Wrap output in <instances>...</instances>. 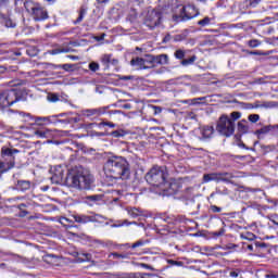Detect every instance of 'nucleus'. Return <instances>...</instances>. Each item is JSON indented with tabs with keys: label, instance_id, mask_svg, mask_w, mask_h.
<instances>
[{
	"label": "nucleus",
	"instance_id": "nucleus-1",
	"mask_svg": "<svg viewBox=\"0 0 278 278\" xmlns=\"http://www.w3.org/2000/svg\"><path fill=\"white\" fill-rule=\"evenodd\" d=\"M104 175L111 179L126 180L130 177L129 162L123 156H111L106 160L104 167Z\"/></svg>",
	"mask_w": 278,
	"mask_h": 278
},
{
	"label": "nucleus",
	"instance_id": "nucleus-2",
	"mask_svg": "<svg viewBox=\"0 0 278 278\" xmlns=\"http://www.w3.org/2000/svg\"><path fill=\"white\" fill-rule=\"evenodd\" d=\"M92 184H94V177L84 167L74 169L65 177V185L77 190H90Z\"/></svg>",
	"mask_w": 278,
	"mask_h": 278
},
{
	"label": "nucleus",
	"instance_id": "nucleus-3",
	"mask_svg": "<svg viewBox=\"0 0 278 278\" xmlns=\"http://www.w3.org/2000/svg\"><path fill=\"white\" fill-rule=\"evenodd\" d=\"M23 5L27 14H29L34 21H47V18H49L47 9H45L40 2L34 0H25Z\"/></svg>",
	"mask_w": 278,
	"mask_h": 278
},
{
	"label": "nucleus",
	"instance_id": "nucleus-4",
	"mask_svg": "<svg viewBox=\"0 0 278 278\" xmlns=\"http://www.w3.org/2000/svg\"><path fill=\"white\" fill-rule=\"evenodd\" d=\"M146 181L150 186L160 188L166 181V172L164 167L154 166L146 174Z\"/></svg>",
	"mask_w": 278,
	"mask_h": 278
},
{
	"label": "nucleus",
	"instance_id": "nucleus-5",
	"mask_svg": "<svg viewBox=\"0 0 278 278\" xmlns=\"http://www.w3.org/2000/svg\"><path fill=\"white\" fill-rule=\"evenodd\" d=\"M195 16H199V11L194 5L192 4H178L175 10V15L173 18L177 20L180 18V21H190L191 18H194Z\"/></svg>",
	"mask_w": 278,
	"mask_h": 278
},
{
	"label": "nucleus",
	"instance_id": "nucleus-6",
	"mask_svg": "<svg viewBox=\"0 0 278 278\" xmlns=\"http://www.w3.org/2000/svg\"><path fill=\"white\" fill-rule=\"evenodd\" d=\"M216 129L220 136L229 138V136H233V131H236V122L227 115H222L217 122Z\"/></svg>",
	"mask_w": 278,
	"mask_h": 278
},
{
	"label": "nucleus",
	"instance_id": "nucleus-7",
	"mask_svg": "<svg viewBox=\"0 0 278 278\" xmlns=\"http://www.w3.org/2000/svg\"><path fill=\"white\" fill-rule=\"evenodd\" d=\"M16 153H21V151H18L17 149H12V148H8V147H3L1 149V154L3 157H9V162L8 163H2L0 162V175H3V173H7V170H10V168H14V155H16Z\"/></svg>",
	"mask_w": 278,
	"mask_h": 278
},
{
	"label": "nucleus",
	"instance_id": "nucleus-8",
	"mask_svg": "<svg viewBox=\"0 0 278 278\" xmlns=\"http://www.w3.org/2000/svg\"><path fill=\"white\" fill-rule=\"evenodd\" d=\"M18 101V93L15 89L1 91L0 90V109L4 110V108H10V105H14Z\"/></svg>",
	"mask_w": 278,
	"mask_h": 278
},
{
	"label": "nucleus",
	"instance_id": "nucleus-9",
	"mask_svg": "<svg viewBox=\"0 0 278 278\" xmlns=\"http://www.w3.org/2000/svg\"><path fill=\"white\" fill-rule=\"evenodd\" d=\"M160 23H162V12L157 10L148 11L144 20V25H147V27H150V29H153L157 27Z\"/></svg>",
	"mask_w": 278,
	"mask_h": 278
},
{
	"label": "nucleus",
	"instance_id": "nucleus-10",
	"mask_svg": "<svg viewBox=\"0 0 278 278\" xmlns=\"http://www.w3.org/2000/svg\"><path fill=\"white\" fill-rule=\"evenodd\" d=\"M51 181L56 185L64 184V167L62 165L54 166Z\"/></svg>",
	"mask_w": 278,
	"mask_h": 278
},
{
	"label": "nucleus",
	"instance_id": "nucleus-11",
	"mask_svg": "<svg viewBox=\"0 0 278 278\" xmlns=\"http://www.w3.org/2000/svg\"><path fill=\"white\" fill-rule=\"evenodd\" d=\"M10 12H12V9L10 8V1L9 0H0V17L3 16H10Z\"/></svg>",
	"mask_w": 278,
	"mask_h": 278
},
{
	"label": "nucleus",
	"instance_id": "nucleus-12",
	"mask_svg": "<svg viewBox=\"0 0 278 278\" xmlns=\"http://www.w3.org/2000/svg\"><path fill=\"white\" fill-rule=\"evenodd\" d=\"M75 223H80L85 225L86 223H94L97 220V216H88V215H74L73 216Z\"/></svg>",
	"mask_w": 278,
	"mask_h": 278
},
{
	"label": "nucleus",
	"instance_id": "nucleus-13",
	"mask_svg": "<svg viewBox=\"0 0 278 278\" xmlns=\"http://www.w3.org/2000/svg\"><path fill=\"white\" fill-rule=\"evenodd\" d=\"M200 131L202 140H210L214 136V126H203Z\"/></svg>",
	"mask_w": 278,
	"mask_h": 278
},
{
	"label": "nucleus",
	"instance_id": "nucleus-14",
	"mask_svg": "<svg viewBox=\"0 0 278 278\" xmlns=\"http://www.w3.org/2000/svg\"><path fill=\"white\" fill-rule=\"evenodd\" d=\"M143 66L146 71L155 68V55L147 54L146 58H143Z\"/></svg>",
	"mask_w": 278,
	"mask_h": 278
},
{
	"label": "nucleus",
	"instance_id": "nucleus-15",
	"mask_svg": "<svg viewBox=\"0 0 278 278\" xmlns=\"http://www.w3.org/2000/svg\"><path fill=\"white\" fill-rule=\"evenodd\" d=\"M210 181H216L217 184L220 182L218 173L204 174L203 184H210Z\"/></svg>",
	"mask_w": 278,
	"mask_h": 278
},
{
	"label": "nucleus",
	"instance_id": "nucleus-16",
	"mask_svg": "<svg viewBox=\"0 0 278 278\" xmlns=\"http://www.w3.org/2000/svg\"><path fill=\"white\" fill-rule=\"evenodd\" d=\"M108 111V106L99 108V109H90L87 110L88 116H101V114H105Z\"/></svg>",
	"mask_w": 278,
	"mask_h": 278
},
{
	"label": "nucleus",
	"instance_id": "nucleus-17",
	"mask_svg": "<svg viewBox=\"0 0 278 278\" xmlns=\"http://www.w3.org/2000/svg\"><path fill=\"white\" fill-rule=\"evenodd\" d=\"M131 66H137L140 71H146L144 68V59L143 58H135L130 61Z\"/></svg>",
	"mask_w": 278,
	"mask_h": 278
},
{
	"label": "nucleus",
	"instance_id": "nucleus-18",
	"mask_svg": "<svg viewBox=\"0 0 278 278\" xmlns=\"http://www.w3.org/2000/svg\"><path fill=\"white\" fill-rule=\"evenodd\" d=\"M154 64H161L162 66L168 64V55L167 54L154 55Z\"/></svg>",
	"mask_w": 278,
	"mask_h": 278
},
{
	"label": "nucleus",
	"instance_id": "nucleus-19",
	"mask_svg": "<svg viewBox=\"0 0 278 278\" xmlns=\"http://www.w3.org/2000/svg\"><path fill=\"white\" fill-rule=\"evenodd\" d=\"M144 277H153V274L130 273V274H123L122 276V278H144Z\"/></svg>",
	"mask_w": 278,
	"mask_h": 278
},
{
	"label": "nucleus",
	"instance_id": "nucleus-20",
	"mask_svg": "<svg viewBox=\"0 0 278 278\" xmlns=\"http://www.w3.org/2000/svg\"><path fill=\"white\" fill-rule=\"evenodd\" d=\"M36 125H38L39 127H42V125H49L51 124V117H40V116H36L34 118Z\"/></svg>",
	"mask_w": 278,
	"mask_h": 278
},
{
	"label": "nucleus",
	"instance_id": "nucleus-21",
	"mask_svg": "<svg viewBox=\"0 0 278 278\" xmlns=\"http://www.w3.org/2000/svg\"><path fill=\"white\" fill-rule=\"evenodd\" d=\"M29 188H31V182H29L27 180H18L17 181V189L22 190V192L29 190Z\"/></svg>",
	"mask_w": 278,
	"mask_h": 278
},
{
	"label": "nucleus",
	"instance_id": "nucleus-22",
	"mask_svg": "<svg viewBox=\"0 0 278 278\" xmlns=\"http://www.w3.org/2000/svg\"><path fill=\"white\" fill-rule=\"evenodd\" d=\"M275 127L278 129L277 126H270V125L269 126H265V127H263L261 129H257L255 131V134H256V136L266 135V134H269L273 129H275Z\"/></svg>",
	"mask_w": 278,
	"mask_h": 278
},
{
	"label": "nucleus",
	"instance_id": "nucleus-23",
	"mask_svg": "<svg viewBox=\"0 0 278 278\" xmlns=\"http://www.w3.org/2000/svg\"><path fill=\"white\" fill-rule=\"evenodd\" d=\"M127 213L131 216V218H138V216H142L140 208L136 207H128Z\"/></svg>",
	"mask_w": 278,
	"mask_h": 278
},
{
	"label": "nucleus",
	"instance_id": "nucleus-24",
	"mask_svg": "<svg viewBox=\"0 0 278 278\" xmlns=\"http://www.w3.org/2000/svg\"><path fill=\"white\" fill-rule=\"evenodd\" d=\"M2 24L5 25L7 27H16V23L10 18V15L8 16H2Z\"/></svg>",
	"mask_w": 278,
	"mask_h": 278
},
{
	"label": "nucleus",
	"instance_id": "nucleus-25",
	"mask_svg": "<svg viewBox=\"0 0 278 278\" xmlns=\"http://www.w3.org/2000/svg\"><path fill=\"white\" fill-rule=\"evenodd\" d=\"M219 175V181H226L229 182V179H233V174L231 173H218Z\"/></svg>",
	"mask_w": 278,
	"mask_h": 278
},
{
	"label": "nucleus",
	"instance_id": "nucleus-26",
	"mask_svg": "<svg viewBox=\"0 0 278 278\" xmlns=\"http://www.w3.org/2000/svg\"><path fill=\"white\" fill-rule=\"evenodd\" d=\"M112 54H104L101 58V62L104 66H106V68L110 67V65L112 64Z\"/></svg>",
	"mask_w": 278,
	"mask_h": 278
},
{
	"label": "nucleus",
	"instance_id": "nucleus-27",
	"mask_svg": "<svg viewBox=\"0 0 278 278\" xmlns=\"http://www.w3.org/2000/svg\"><path fill=\"white\" fill-rule=\"evenodd\" d=\"M35 136H37L38 138H49V136H51V130H36Z\"/></svg>",
	"mask_w": 278,
	"mask_h": 278
},
{
	"label": "nucleus",
	"instance_id": "nucleus-28",
	"mask_svg": "<svg viewBox=\"0 0 278 278\" xmlns=\"http://www.w3.org/2000/svg\"><path fill=\"white\" fill-rule=\"evenodd\" d=\"M193 62H197V55H192L191 58L189 59H184L181 61V65L182 66H190V64H192Z\"/></svg>",
	"mask_w": 278,
	"mask_h": 278
},
{
	"label": "nucleus",
	"instance_id": "nucleus-29",
	"mask_svg": "<svg viewBox=\"0 0 278 278\" xmlns=\"http://www.w3.org/2000/svg\"><path fill=\"white\" fill-rule=\"evenodd\" d=\"M86 9L81 8L78 14L77 20L75 21V25H78L79 23H81V21H84V17L86 16Z\"/></svg>",
	"mask_w": 278,
	"mask_h": 278
},
{
	"label": "nucleus",
	"instance_id": "nucleus-30",
	"mask_svg": "<svg viewBox=\"0 0 278 278\" xmlns=\"http://www.w3.org/2000/svg\"><path fill=\"white\" fill-rule=\"evenodd\" d=\"M176 60H184L186 58V51L179 49L174 53Z\"/></svg>",
	"mask_w": 278,
	"mask_h": 278
},
{
	"label": "nucleus",
	"instance_id": "nucleus-31",
	"mask_svg": "<svg viewBox=\"0 0 278 278\" xmlns=\"http://www.w3.org/2000/svg\"><path fill=\"white\" fill-rule=\"evenodd\" d=\"M47 99L51 103H56V101H60V97L58 94H55V93H49Z\"/></svg>",
	"mask_w": 278,
	"mask_h": 278
},
{
	"label": "nucleus",
	"instance_id": "nucleus-32",
	"mask_svg": "<svg viewBox=\"0 0 278 278\" xmlns=\"http://www.w3.org/2000/svg\"><path fill=\"white\" fill-rule=\"evenodd\" d=\"M51 55H58L60 53H68V49L56 48L51 50Z\"/></svg>",
	"mask_w": 278,
	"mask_h": 278
},
{
	"label": "nucleus",
	"instance_id": "nucleus-33",
	"mask_svg": "<svg viewBox=\"0 0 278 278\" xmlns=\"http://www.w3.org/2000/svg\"><path fill=\"white\" fill-rule=\"evenodd\" d=\"M59 68H62L63 71H73L75 68V64H62L58 66Z\"/></svg>",
	"mask_w": 278,
	"mask_h": 278
},
{
	"label": "nucleus",
	"instance_id": "nucleus-34",
	"mask_svg": "<svg viewBox=\"0 0 278 278\" xmlns=\"http://www.w3.org/2000/svg\"><path fill=\"white\" fill-rule=\"evenodd\" d=\"M111 194H112V197H114L113 201L116 202V201H119L121 198H118V197H121V194H123V192L121 190H112Z\"/></svg>",
	"mask_w": 278,
	"mask_h": 278
},
{
	"label": "nucleus",
	"instance_id": "nucleus-35",
	"mask_svg": "<svg viewBox=\"0 0 278 278\" xmlns=\"http://www.w3.org/2000/svg\"><path fill=\"white\" fill-rule=\"evenodd\" d=\"M262 45V42L257 39H252L249 41V47H251L252 49H255L257 47H260Z\"/></svg>",
	"mask_w": 278,
	"mask_h": 278
},
{
	"label": "nucleus",
	"instance_id": "nucleus-36",
	"mask_svg": "<svg viewBox=\"0 0 278 278\" xmlns=\"http://www.w3.org/2000/svg\"><path fill=\"white\" fill-rule=\"evenodd\" d=\"M111 135L113 136V138H123V136H125V131L124 130H114L111 132Z\"/></svg>",
	"mask_w": 278,
	"mask_h": 278
},
{
	"label": "nucleus",
	"instance_id": "nucleus-37",
	"mask_svg": "<svg viewBox=\"0 0 278 278\" xmlns=\"http://www.w3.org/2000/svg\"><path fill=\"white\" fill-rule=\"evenodd\" d=\"M262 1H264V0H248V3L250 5V8H257V5H260V3H262Z\"/></svg>",
	"mask_w": 278,
	"mask_h": 278
},
{
	"label": "nucleus",
	"instance_id": "nucleus-38",
	"mask_svg": "<svg viewBox=\"0 0 278 278\" xmlns=\"http://www.w3.org/2000/svg\"><path fill=\"white\" fill-rule=\"evenodd\" d=\"M100 127H111V129H114V127H116V124L112 123V122H102L99 124Z\"/></svg>",
	"mask_w": 278,
	"mask_h": 278
},
{
	"label": "nucleus",
	"instance_id": "nucleus-39",
	"mask_svg": "<svg viewBox=\"0 0 278 278\" xmlns=\"http://www.w3.org/2000/svg\"><path fill=\"white\" fill-rule=\"evenodd\" d=\"M89 68L93 72V73H97V71H99V63L97 62H91L89 64Z\"/></svg>",
	"mask_w": 278,
	"mask_h": 278
},
{
	"label": "nucleus",
	"instance_id": "nucleus-40",
	"mask_svg": "<svg viewBox=\"0 0 278 278\" xmlns=\"http://www.w3.org/2000/svg\"><path fill=\"white\" fill-rule=\"evenodd\" d=\"M249 121L250 123H257V121H260V116L257 114H251L249 115Z\"/></svg>",
	"mask_w": 278,
	"mask_h": 278
},
{
	"label": "nucleus",
	"instance_id": "nucleus-41",
	"mask_svg": "<svg viewBox=\"0 0 278 278\" xmlns=\"http://www.w3.org/2000/svg\"><path fill=\"white\" fill-rule=\"evenodd\" d=\"M198 25H201V27H205V25H210V17H204L203 20L199 21Z\"/></svg>",
	"mask_w": 278,
	"mask_h": 278
},
{
	"label": "nucleus",
	"instance_id": "nucleus-42",
	"mask_svg": "<svg viewBox=\"0 0 278 278\" xmlns=\"http://www.w3.org/2000/svg\"><path fill=\"white\" fill-rule=\"evenodd\" d=\"M238 129H239V131H242L243 134H247V129H249V128L244 125V123L239 122L238 123Z\"/></svg>",
	"mask_w": 278,
	"mask_h": 278
},
{
	"label": "nucleus",
	"instance_id": "nucleus-43",
	"mask_svg": "<svg viewBox=\"0 0 278 278\" xmlns=\"http://www.w3.org/2000/svg\"><path fill=\"white\" fill-rule=\"evenodd\" d=\"M240 116H242V113L241 112H232L230 114V117L232 118L231 121H238V118H240Z\"/></svg>",
	"mask_w": 278,
	"mask_h": 278
},
{
	"label": "nucleus",
	"instance_id": "nucleus-44",
	"mask_svg": "<svg viewBox=\"0 0 278 278\" xmlns=\"http://www.w3.org/2000/svg\"><path fill=\"white\" fill-rule=\"evenodd\" d=\"M211 211L214 214H220V212H223V208L220 206H216V205H211Z\"/></svg>",
	"mask_w": 278,
	"mask_h": 278
},
{
	"label": "nucleus",
	"instance_id": "nucleus-45",
	"mask_svg": "<svg viewBox=\"0 0 278 278\" xmlns=\"http://www.w3.org/2000/svg\"><path fill=\"white\" fill-rule=\"evenodd\" d=\"M124 225H136V222L128 223L127 220H124L122 224H113L112 227H123Z\"/></svg>",
	"mask_w": 278,
	"mask_h": 278
},
{
	"label": "nucleus",
	"instance_id": "nucleus-46",
	"mask_svg": "<svg viewBox=\"0 0 278 278\" xmlns=\"http://www.w3.org/2000/svg\"><path fill=\"white\" fill-rule=\"evenodd\" d=\"M141 268H147L148 270H155V268H153V266L147 264V263H140L139 265Z\"/></svg>",
	"mask_w": 278,
	"mask_h": 278
},
{
	"label": "nucleus",
	"instance_id": "nucleus-47",
	"mask_svg": "<svg viewBox=\"0 0 278 278\" xmlns=\"http://www.w3.org/2000/svg\"><path fill=\"white\" fill-rule=\"evenodd\" d=\"M144 242L143 241H137L132 243L131 249H138V247H143Z\"/></svg>",
	"mask_w": 278,
	"mask_h": 278
},
{
	"label": "nucleus",
	"instance_id": "nucleus-48",
	"mask_svg": "<svg viewBox=\"0 0 278 278\" xmlns=\"http://www.w3.org/2000/svg\"><path fill=\"white\" fill-rule=\"evenodd\" d=\"M112 256L115 257V258H122V260H125V257H127L125 254H119V253H112Z\"/></svg>",
	"mask_w": 278,
	"mask_h": 278
},
{
	"label": "nucleus",
	"instance_id": "nucleus-49",
	"mask_svg": "<svg viewBox=\"0 0 278 278\" xmlns=\"http://www.w3.org/2000/svg\"><path fill=\"white\" fill-rule=\"evenodd\" d=\"M100 199H101V197H99V195H89L88 197L89 201H99Z\"/></svg>",
	"mask_w": 278,
	"mask_h": 278
},
{
	"label": "nucleus",
	"instance_id": "nucleus-50",
	"mask_svg": "<svg viewBox=\"0 0 278 278\" xmlns=\"http://www.w3.org/2000/svg\"><path fill=\"white\" fill-rule=\"evenodd\" d=\"M265 278H278V274L269 273L265 275Z\"/></svg>",
	"mask_w": 278,
	"mask_h": 278
},
{
	"label": "nucleus",
	"instance_id": "nucleus-51",
	"mask_svg": "<svg viewBox=\"0 0 278 278\" xmlns=\"http://www.w3.org/2000/svg\"><path fill=\"white\" fill-rule=\"evenodd\" d=\"M9 73H16V71H18L17 66H9L8 67Z\"/></svg>",
	"mask_w": 278,
	"mask_h": 278
},
{
	"label": "nucleus",
	"instance_id": "nucleus-52",
	"mask_svg": "<svg viewBox=\"0 0 278 278\" xmlns=\"http://www.w3.org/2000/svg\"><path fill=\"white\" fill-rule=\"evenodd\" d=\"M217 194H229V190L224 189L223 191H220L219 189H216Z\"/></svg>",
	"mask_w": 278,
	"mask_h": 278
},
{
	"label": "nucleus",
	"instance_id": "nucleus-53",
	"mask_svg": "<svg viewBox=\"0 0 278 278\" xmlns=\"http://www.w3.org/2000/svg\"><path fill=\"white\" fill-rule=\"evenodd\" d=\"M105 39V33H103L100 37H96V40L98 42H101V40H104Z\"/></svg>",
	"mask_w": 278,
	"mask_h": 278
},
{
	"label": "nucleus",
	"instance_id": "nucleus-54",
	"mask_svg": "<svg viewBox=\"0 0 278 278\" xmlns=\"http://www.w3.org/2000/svg\"><path fill=\"white\" fill-rule=\"evenodd\" d=\"M168 264H172L173 266H179L181 263H179L177 261L169 260Z\"/></svg>",
	"mask_w": 278,
	"mask_h": 278
},
{
	"label": "nucleus",
	"instance_id": "nucleus-55",
	"mask_svg": "<svg viewBox=\"0 0 278 278\" xmlns=\"http://www.w3.org/2000/svg\"><path fill=\"white\" fill-rule=\"evenodd\" d=\"M112 66H118V60L117 59H111Z\"/></svg>",
	"mask_w": 278,
	"mask_h": 278
},
{
	"label": "nucleus",
	"instance_id": "nucleus-56",
	"mask_svg": "<svg viewBox=\"0 0 278 278\" xmlns=\"http://www.w3.org/2000/svg\"><path fill=\"white\" fill-rule=\"evenodd\" d=\"M225 233V229H220L218 232H215V236H223Z\"/></svg>",
	"mask_w": 278,
	"mask_h": 278
},
{
	"label": "nucleus",
	"instance_id": "nucleus-57",
	"mask_svg": "<svg viewBox=\"0 0 278 278\" xmlns=\"http://www.w3.org/2000/svg\"><path fill=\"white\" fill-rule=\"evenodd\" d=\"M60 223H61V225H64V223H68V218L62 217Z\"/></svg>",
	"mask_w": 278,
	"mask_h": 278
},
{
	"label": "nucleus",
	"instance_id": "nucleus-58",
	"mask_svg": "<svg viewBox=\"0 0 278 278\" xmlns=\"http://www.w3.org/2000/svg\"><path fill=\"white\" fill-rule=\"evenodd\" d=\"M230 277H232V278L238 277V273L237 271H230Z\"/></svg>",
	"mask_w": 278,
	"mask_h": 278
},
{
	"label": "nucleus",
	"instance_id": "nucleus-59",
	"mask_svg": "<svg viewBox=\"0 0 278 278\" xmlns=\"http://www.w3.org/2000/svg\"><path fill=\"white\" fill-rule=\"evenodd\" d=\"M67 58H70V60H79V56L76 55H67Z\"/></svg>",
	"mask_w": 278,
	"mask_h": 278
},
{
	"label": "nucleus",
	"instance_id": "nucleus-60",
	"mask_svg": "<svg viewBox=\"0 0 278 278\" xmlns=\"http://www.w3.org/2000/svg\"><path fill=\"white\" fill-rule=\"evenodd\" d=\"M98 3H110V0H97Z\"/></svg>",
	"mask_w": 278,
	"mask_h": 278
},
{
	"label": "nucleus",
	"instance_id": "nucleus-61",
	"mask_svg": "<svg viewBox=\"0 0 278 278\" xmlns=\"http://www.w3.org/2000/svg\"><path fill=\"white\" fill-rule=\"evenodd\" d=\"M85 255V260H87L89 262V260L92 257L90 254H84Z\"/></svg>",
	"mask_w": 278,
	"mask_h": 278
},
{
	"label": "nucleus",
	"instance_id": "nucleus-62",
	"mask_svg": "<svg viewBox=\"0 0 278 278\" xmlns=\"http://www.w3.org/2000/svg\"><path fill=\"white\" fill-rule=\"evenodd\" d=\"M155 112H162V109L160 106H154Z\"/></svg>",
	"mask_w": 278,
	"mask_h": 278
},
{
	"label": "nucleus",
	"instance_id": "nucleus-63",
	"mask_svg": "<svg viewBox=\"0 0 278 278\" xmlns=\"http://www.w3.org/2000/svg\"><path fill=\"white\" fill-rule=\"evenodd\" d=\"M197 101H203V98H198L192 100L193 103H197Z\"/></svg>",
	"mask_w": 278,
	"mask_h": 278
},
{
	"label": "nucleus",
	"instance_id": "nucleus-64",
	"mask_svg": "<svg viewBox=\"0 0 278 278\" xmlns=\"http://www.w3.org/2000/svg\"><path fill=\"white\" fill-rule=\"evenodd\" d=\"M5 72V67L0 66V73H4Z\"/></svg>",
	"mask_w": 278,
	"mask_h": 278
}]
</instances>
